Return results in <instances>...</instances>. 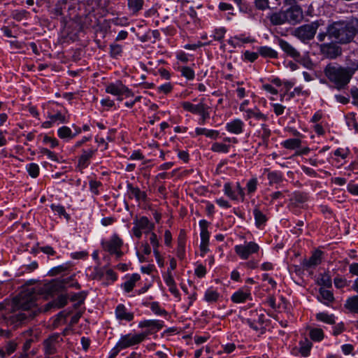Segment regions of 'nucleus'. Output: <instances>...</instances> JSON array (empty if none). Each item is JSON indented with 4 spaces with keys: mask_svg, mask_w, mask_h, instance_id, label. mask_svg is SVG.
Here are the masks:
<instances>
[{
    "mask_svg": "<svg viewBox=\"0 0 358 358\" xmlns=\"http://www.w3.org/2000/svg\"><path fill=\"white\" fill-rule=\"evenodd\" d=\"M358 34V18L352 17L346 20L332 22L327 27L326 31L320 32L317 38L320 42H324L327 37L334 39L340 44H348L353 41Z\"/></svg>",
    "mask_w": 358,
    "mask_h": 358,
    "instance_id": "f257e3e1",
    "label": "nucleus"
},
{
    "mask_svg": "<svg viewBox=\"0 0 358 358\" xmlns=\"http://www.w3.org/2000/svg\"><path fill=\"white\" fill-rule=\"evenodd\" d=\"M353 71L336 63H329L324 69V73L329 80L334 83L337 89L345 87L350 82Z\"/></svg>",
    "mask_w": 358,
    "mask_h": 358,
    "instance_id": "f03ea898",
    "label": "nucleus"
},
{
    "mask_svg": "<svg viewBox=\"0 0 358 358\" xmlns=\"http://www.w3.org/2000/svg\"><path fill=\"white\" fill-rule=\"evenodd\" d=\"M36 298L34 293L28 292L21 293L15 299V305L24 313L16 315L17 320L23 322L27 319L33 318L36 315V310H32L36 306Z\"/></svg>",
    "mask_w": 358,
    "mask_h": 358,
    "instance_id": "7ed1b4c3",
    "label": "nucleus"
},
{
    "mask_svg": "<svg viewBox=\"0 0 358 358\" xmlns=\"http://www.w3.org/2000/svg\"><path fill=\"white\" fill-rule=\"evenodd\" d=\"M319 27L320 23L318 21L303 24L295 28L292 31V35L305 43L314 38Z\"/></svg>",
    "mask_w": 358,
    "mask_h": 358,
    "instance_id": "20e7f679",
    "label": "nucleus"
},
{
    "mask_svg": "<svg viewBox=\"0 0 358 358\" xmlns=\"http://www.w3.org/2000/svg\"><path fill=\"white\" fill-rule=\"evenodd\" d=\"M317 45L320 55L324 58L335 59L342 55V48L336 41L322 43Z\"/></svg>",
    "mask_w": 358,
    "mask_h": 358,
    "instance_id": "39448f33",
    "label": "nucleus"
},
{
    "mask_svg": "<svg viewBox=\"0 0 358 358\" xmlns=\"http://www.w3.org/2000/svg\"><path fill=\"white\" fill-rule=\"evenodd\" d=\"M122 245V240L117 234H114L109 241L101 242L103 249L110 255H115L117 259L123 255L121 251Z\"/></svg>",
    "mask_w": 358,
    "mask_h": 358,
    "instance_id": "423d86ee",
    "label": "nucleus"
},
{
    "mask_svg": "<svg viewBox=\"0 0 358 358\" xmlns=\"http://www.w3.org/2000/svg\"><path fill=\"white\" fill-rule=\"evenodd\" d=\"M63 342V338L59 334H53L43 341L45 355H52L57 352V348Z\"/></svg>",
    "mask_w": 358,
    "mask_h": 358,
    "instance_id": "0eeeda50",
    "label": "nucleus"
},
{
    "mask_svg": "<svg viewBox=\"0 0 358 358\" xmlns=\"http://www.w3.org/2000/svg\"><path fill=\"white\" fill-rule=\"evenodd\" d=\"M73 280V277H67L60 280H53L50 283L45 285L44 290L49 294H54L55 293L62 292L69 287V284L71 281Z\"/></svg>",
    "mask_w": 358,
    "mask_h": 358,
    "instance_id": "6e6552de",
    "label": "nucleus"
},
{
    "mask_svg": "<svg viewBox=\"0 0 358 358\" xmlns=\"http://www.w3.org/2000/svg\"><path fill=\"white\" fill-rule=\"evenodd\" d=\"M234 250L241 259H248L251 255L258 252L259 246L255 242H249L245 245H236Z\"/></svg>",
    "mask_w": 358,
    "mask_h": 358,
    "instance_id": "1a4fd4ad",
    "label": "nucleus"
},
{
    "mask_svg": "<svg viewBox=\"0 0 358 358\" xmlns=\"http://www.w3.org/2000/svg\"><path fill=\"white\" fill-rule=\"evenodd\" d=\"M106 92L115 96H120L125 95L126 96H132L133 93L121 82L109 84L106 88Z\"/></svg>",
    "mask_w": 358,
    "mask_h": 358,
    "instance_id": "9d476101",
    "label": "nucleus"
},
{
    "mask_svg": "<svg viewBox=\"0 0 358 358\" xmlns=\"http://www.w3.org/2000/svg\"><path fill=\"white\" fill-rule=\"evenodd\" d=\"M142 336L137 334H127L121 337L120 340L116 344L120 350L133 346L141 343Z\"/></svg>",
    "mask_w": 358,
    "mask_h": 358,
    "instance_id": "9b49d317",
    "label": "nucleus"
},
{
    "mask_svg": "<svg viewBox=\"0 0 358 358\" xmlns=\"http://www.w3.org/2000/svg\"><path fill=\"white\" fill-rule=\"evenodd\" d=\"M284 12L289 22H299L303 18V10L300 6L289 7Z\"/></svg>",
    "mask_w": 358,
    "mask_h": 358,
    "instance_id": "f8f14e48",
    "label": "nucleus"
},
{
    "mask_svg": "<svg viewBox=\"0 0 358 358\" xmlns=\"http://www.w3.org/2000/svg\"><path fill=\"white\" fill-rule=\"evenodd\" d=\"M278 43L287 56L296 60L300 58V52L286 41L278 38Z\"/></svg>",
    "mask_w": 358,
    "mask_h": 358,
    "instance_id": "ddd939ff",
    "label": "nucleus"
},
{
    "mask_svg": "<svg viewBox=\"0 0 358 358\" xmlns=\"http://www.w3.org/2000/svg\"><path fill=\"white\" fill-rule=\"evenodd\" d=\"M268 17L271 24L275 26L282 25L287 22L284 10L272 13Z\"/></svg>",
    "mask_w": 358,
    "mask_h": 358,
    "instance_id": "4468645a",
    "label": "nucleus"
},
{
    "mask_svg": "<svg viewBox=\"0 0 358 358\" xmlns=\"http://www.w3.org/2000/svg\"><path fill=\"white\" fill-rule=\"evenodd\" d=\"M68 299L69 297L66 294H61L56 299L47 303L45 310L52 308H61L67 304Z\"/></svg>",
    "mask_w": 358,
    "mask_h": 358,
    "instance_id": "2eb2a0df",
    "label": "nucleus"
},
{
    "mask_svg": "<svg viewBox=\"0 0 358 358\" xmlns=\"http://www.w3.org/2000/svg\"><path fill=\"white\" fill-rule=\"evenodd\" d=\"M322 252L316 250L313 252L312 256L308 259H304L303 261V266L306 268H310L312 266H317L321 262Z\"/></svg>",
    "mask_w": 358,
    "mask_h": 358,
    "instance_id": "dca6fc26",
    "label": "nucleus"
},
{
    "mask_svg": "<svg viewBox=\"0 0 358 358\" xmlns=\"http://www.w3.org/2000/svg\"><path fill=\"white\" fill-rule=\"evenodd\" d=\"M205 106L206 104L203 101H201L199 103L196 105L192 104L189 101H183L181 103V106L183 108L184 110L196 115L201 112V110Z\"/></svg>",
    "mask_w": 358,
    "mask_h": 358,
    "instance_id": "f3484780",
    "label": "nucleus"
},
{
    "mask_svg": "<svg viewBox=\"0 0 358 358\" xmlns=\"http://www.w3.org/2000/svg\"><path fill=\"white\" fill-rule=\"evenodd\" d=\"M243 122L239 119H235L233 121L227 124L226 128L228 131L239 134L243 132Z\"/></svg>",
    "mask_w": 358,
    "mask_h": 358,
    "instance_id": "a211bd4d",
    "label": "nucleus"
},
{
    "mask_svg": "<svg viewBox=\"0 0 358 358\" xmlns=\"http://www.w3.org/2000/svg\"><path fill=\"white\" fill-rule=\"evenodd\" d=\"M127 189L130 198L134 196L137 201H145L146 199V193L141 191L138 187H134L131 183H128Z\"/></svg>",
    "mask_w": 358,
    "mask_h": 358,
    "instance_id": "6ab92c4d",
    "label": "nucleus"
},
{
    "mask_svg": "<svg viewBox=\"0 0 358 358\" xmlns=\"http://www.w3.org/2000/svg\"><path fill=\"white\" fill-rule=\"evenodd\" d=\"M115 314L119 320L130 322L134 319V314L127 312L126 308L122 304L117 306L115 310Z\"/></svg>",
    "mask_w": 358,
    "mask_h": 358,
    "instance_id": "aec40b11",
    "label": "nucleus"
},
{
    "mask_svg": "<svg viewBox=\"0 0 358 358\" xmlns=\"http://www.w3.org/2000/svg\"><path fill=\"white\" fill-rule=\"evenodd\" d=\"M87 294H88L87 292L83 291V292H80L78 293H74L71 296L69 299L71 301H77V303H76L73 305L74 308H78L84 303V301L87 296Z\"/></svg>",
    "mask_w": 358,
    "mask_h": 358,
    "instance_id": "412c9836",
    "label": "nucleus"
},
{
    "mask_svg": "<svg viewBox=\"0 0 358 358\" xmlns=\"http://www.w3.org/2000/svg\"><path fill=\"white\" fill-rule=\"evenodd\" d=\"M134 224L141 229H148L151 231L154 229V224L151 223L147 217H141L138 220H134Z\"/></svg>",
    "mask_w": 358,
    "mask_h": 358,
    "instance_id": "4be33fe9",
    "label": "nucleus"
},
{
    "mask_svg": "<svg viewBox=\"0 0 358 358\" xmlns=\"http://www.w3.org/2000/svg\"><path fill=\"white\" fill-rule=\"evenodd\" d=\"M95 150L90 149L88 150H83V154L78 160V165L81 168H85L88 165V160L93 156Z\"/></svg>",
    "mask_w": 358,
    "mask_h": 358,
    "instance_id": "5701e85b",
    "label": "nucleus"
},
{
    "mask_svg": "<svg viewBox=\"0 0 358 358\" xmlns=\"http://www.w3.org/2000/svg\"><path fill=\"white\" fill-rule=\"evenodd\" d=\"M255 4L257 9L262 10L265 9H274L280 5L279 3H270L269 0H255Z\"/></svg>",
    "mask_w": 358,
    "mask_h": 358,
    "instance_id": "b1692460",
    "label": "nucleus"
},
{
    "mask_svg": "<svg viewBox=\"0 0 358 358\" xmlns=\"http://www.w3.org/2000/svg\"><path fill=\"white\" fill-rule=\"evenodd\" d=\"M246 113L247 119L255 117L258 120H262L264 122L268 120V117L266 115L263 114L257 107H255L254 109H248V110H246Z\"/></svg>",
    "mask_w": 358,
    "mask_h": 358,
    "instance_id": "393cba45",
    "label": "nucleus"
},
{
    "mask_svg": "<svg viewBox=\"0 0 358 358\" xmlns=\"http://www.w3.org/2000/svg\"><path fill=\"white\" fill-rule=\"evenodd\" d=\"M138 327L141 328L149 327L151 330L156 329V331H158L163 327V325L158 320H144L139 323Z\"/></svg>",
    "mask_w": 358,
    "mask_h": 358,
    "instance_id": "a878e982",
    "label": "nucleus"
},
{
    "mask_svg": "<svg viewBox=\"0 0 358 358\" xmlns=\"http://www.w3.org/2000/svg\"><path fill=\"white\" fill-rule=\"evenodd\" d=\"M259 54L263 57L277 58L278 52L268 46H262L258 48Z\"/></svg>",
    "mask_w": 358,
    "mask_h": 358,
    "instance_id": "bb28decb",
    "label": "nucleus"
},
{
    "mask_svg": "<svg viewBox=\"0 0 358 358\" xmlns=\"http://www.w3.org/2000/svg\"><path fill=\"white\" fill-rule=\"evenodd\" d=\"M345 307L352 313H358V296L348 298L345 302Z\"/></svg>",
    "mask_w": 358,
    "mask_h": 358,
    "instance_id": "cd10ccee",
    "label": "nucleus"
},
{
    "mask_svg": "<svg viewBox=\"0 0 358 358\" xmlns=\"http://www.w3.org/2000/svg\"><path fill=\"white\" fill-rule=\"evenodd\" d=\"M250 298V292H244L242 290H238L231 296V301L234 303H243L248 299Z\"/></svg>",
    "mask_w": 358,
    "mask_h": 358,
    "instance_id": "c85d7f7f",
    "label": "nucleus"
},
{
    "mask_svg": "<svg viewBox=\"0 0 358 358\" xmlns=\"http://www.w3.org/2000/svg\"><path fill=\"white\" fill-rule=\"evenodd\" d=\"M144 0H127L129 9L134 13H137L143 8Z\"/></svg>",
    "mask_w": 358,
    "mask_h": 358,
    "instance_id": "c756f323",
    "label": "nucleus"
},
{
    "mask_svg": "<svg viewBox=\"0 0 358 358\" xmlns=\"http://www.w3.org/2000/svg\"><path fill=\"white\" fill-rule=\"evenodd\" d=\"M140 279V275L137 273L133 274L130 278L123 284L124 289L126 292H130L135 286L136 282Z\"/></svg>",
    "mask_w": 358,
    "mask_h": 358,
    "instance_id": "7c9ffc66",
    "label": "nucleus"
},
{
    "mask_svg": "<svg viewBox=\"0 0 358 358\" xmlns=\"http://www.w3.org/2000/svg\"><path fill=\"white\" fill-rule=\"evenodd\" d=\"M312 348V343L310 341L306 338L304 341L300 342L299 352L302 357H308L310 354V349Z\"/></svg>",
    "mask_w": 358,
    "mask_h": 358,
    "instance_id": "2f4dec72",
    "label": "nucleus"
},
{
    "mask_svg": "<svg viewBox=\"0 0 358 358\" xmlns=\"http://www.w3.org/2000/svg\"><path fill=\"white\" fill-rule=\"evenodd\" d=\"M301 141L299 138H289L282 143V145L290 150L298 148L301 146Z\"/></svg>",
    "mask_w": 358,
    "mask_h": 358,
    "instance_id": "473e14b6",
    "label": "nucleus"
},
{
    "mask_svg": "<svg viewBox=\"0 0 358 358\" xmlns=\"http://www.w3.org/2000/svg\"><path fill=\"white\" fill-rule=\"evenodd\" d=\"M253 213L255 219V224L257 227H260L266 222V215L263 214L258 208H255L254 209Z\"/></svg>",
    "mask_w": 358,
    "mask_h": 358,
    "instance_id": "72a5a7b5",
    "label": "nucleus"
},
{
    "mask_svg": "<svg viewBox=\"0 0 358 358\" xmlns=\"http://www.w3.org/2000/svg\"><path fill=\"white\" fill-rule=\"evenodd\" d=\"M58 136L61 138H73L76 134H72L71 129L68 127L64 126L58 129Z\"/></svg>",
    "mask_w": 358,
    "mask_h": 358,
    "instance_id": "f704fd0d",
    "label": "nucleus"
},
{
    "mask_svg": "<svg viewBox=\"0 0 358 358\" xmlns=\"http://www.w3.org/2000/svg\"><path fill=\"white\" fill-rule=\"evenodd\" d=\"M179 70L181 73V75L186 78L187 80H193L195 76L194 71L189 66H180L179 67Z\"/></svg>",
    "mask_w": 358,
    "mask_h": 358,
    "instance_id": "c9c22d12",
    "label": "nucleus"
},
{
    "mask_svg": "<svg viewBox=\"0 0 358 358\" xmlns=\"http://www.w3.org/2000/svg\"><path fill=\"white\" fill-rule=\"evenodd\" d=\"M259 134L263 140V143L266 144L267 141L271 136V130L265 124H262L261 125V129L259 131Z\"/></svg>",
    "mask_w": 358,
    "mask_h": 358,
    "instance_id": "e433bc0d",
    "label": "nucleus"
},
{
    "mask_svg": "<svg viewBox=\"0 0 358 358\" xmlns=\"http://www.w3.org/2000/svg\"><path fill=\"white\" fill-rule=\"evenodd\" d=\"M308 198L307 194L298 192L294 194L291 200L294 201L296 204L299 205L307 201Z\"/></svg>",
    "mask_w": 358,
    "mask_h": 358,
    "instance_id": "4c0bfd02",
    "label": "nucleus"
},
{
    "mask_svg": "<svg viewBox=\"0 0 358 358\" xmlns=\"http://www.w3.org/2000/svg\"><path fill=\"white\" fill-rule=\"evenodd\" d=\"M316 318L317 320L326 322L327 324H332L335 323L334 315H330L325 313H317L316 315Z\"/></svg>",
    "mask_w": 358,
    "mask_h": 358,
    "instance_id": "58836bf2",
    "label": "nucleus"
},
{
    "mask_svg": "<svg viewBox=\"0 0 358 358\" xmlns=\"http://www.w3.org/2000/svg\"><path fill=\"white\" fill-rule=\"evenodd\" d=\"M66 1H58L55 8L52 10V13L55 15V17L60 16L63 14L62 10L66 8Z\"/></svg>",
    "mask_w": 358,
    "mask_h": 358,
    "instance_id": "ea45409f",
    "label": "nucleus"
},
{
    "mask_svg": "<svg viewBox=\"0 0 358 358\" xmlns=\"http://www.w3.org/2000/svg\"><path fill=\"white\" fill-rule=\"evenodd\" d=\"M310 337L314 341H320L324 337L323 331L321 329H313L310 331Z\"/></svg>",
    "mask_w": 358,
    "mask_h": 358,
    "instance_id": "a19ab883",
    "label": "nucleus"
},
{
    "mask_svg": "<svg viewBox=\"0 0 358 358\" xmlns=\"http://www.w3.org/2000/svg\"><path fill=\"white\" fill-rule=\"evenodd\" d=\"M268 179L269 180V184H277L280 182L282 180V175L276 171L270 172L268 174Z\"/></svg>",
    "mask_w": 358,
    "mask_h": 358,
    "instance_id": "79ce46f5",
    "label": "nucleus"
},
{
    "mask_svg": "<svg viewBox=\"0 0 358 358\" xmlns=\"http://www.w3.org/2000/svg\"><path fill=\"white\" fill-rule=\"evenodd\" d=\"M211 150L216 152H229V145L220 143H215L213 144Z\"/></svg>",
    "mask_w": 358,
    "mask_h": 358,
    "instance_id": "37998d69",
    "label": "nucleus"
},
{
    "mask_svg": "<svg viewBox=\"0 0 358 358\" xmlns=\"http://www.w3.org/2000/svg\"><path fill=\"white\" fill-rule=\"evenodd\" d=\"M219 294L214 290L208 289L205 294V300L208 302H215L217 300Z\"/></svg>",
    "mask_w": 358,
    "mask_h": 358,
    "instance_id": "c03bdc74",
    "label": "nucleus"
},
{
    "mask_svg": "<svg viewBox=\"0 0 358 358\" xmlns=\"http://www.w3.org/2000/svg\"><path fill=\"white\" fill-rule=\"evenodd\" d=\"M224 194L231 199L236 200L238 199L237 194L235 191L232 190L230 183L227 182L224 184Z\"/></svg>",
    "mask_w": 358,
    "mask_h": 358,
    "instance_id": "a18cd8bd",
    "label": "nucleus"
},
{
    "mask_svg": "<svg viewBox=\"0 0 358 358\" xmlns=\"http://www.w3.org/2000/svg\"><path fill=\"white\" fill-rule=\"evenodd\" d=\"M150 308L156 315H163L167 314L165 310L160 308L158 302H152L150 303Z\"/></svg>",
    "mask_w": 358,
    "mask_h": 358,
    "instance_id": "49530a36",
    "label": "nucleus"
},
{
    "mask_svg": "<svg viewBox=\"0 0 358 358\" xmlns=\"http://www.w3.org/2000/svg\"><path fill=\"white\" fill-rule=\"evenodd\" d=\"M48 117L53 122V123L57 121L59 122L60 123L67 122L66 117L64 115H62L60 112H57L55 115H49Z\"/></svg>",
    "mask_w": 358,
    "mask_h": 358,
    "instance_id": "de8ad7c7",
    "label": "nucleus"
},
{
    "mask_svg": "<svg viewBox=\"0 0 358 358\" xmlns=\"http://www.w3.org/2000/svg\"><path fill=\"white\" fill-rule=\"evenodd\" d=\"M27 171L29 172V174L32 178H36L39 174V167L36 164L34 163H31L29 165Z\"/></svg>",
    "mask_w": 358,
    "mask_h": 358,
    "instance_id": "09e8293b",
    "label": "nucleus"
},
{
    "mask_svg": "<svg viewBox=\"0 0 358 358\" xmlns=\"http://www.w3.org/2000/svg\"><path fill=\"white\" fill-rule=\"evenodd\" d=\"M51 208L55 212L58 213L59 215H64L67 220H69L70 216L69 214L66 213V212L63 206L52 205Z\"/></svg>",
    "mask_w": 358,
    "mask_h": 358,
    "instance_id": "8fccbe9b",
    "label": "nucleus"
},
{
    "mask_svg": "<svg viewBox=\"0 0 358 358\" xmlns=\"http://www.w3.org/2000/svg\"><path fill=\"white\" fill-rule=\"evenodd\" d=\"M320 293L322 297L324 299L327 300V301H333L334 299L333 294L329 290L324 289L323 288H320Z\"/></svg>",
    "mask_w": 358,
    "mask_h": 358,
    "instance_id": "3c124183",
    "label": "nucleus"
},
{
    "mask_svg": "<svg viewBox=\"0 0 358 358\" xmlns=\"http://www.w3.org/2000/svg\"><path fill=\"white\" fill-rule=\"evenodd\" d=\"M198 115H201L200 124H204L206 120L209 118L210 114L208 111V106L206 105Z\"/></svg>",
    "mask_w": 358,
    "mask_h": 358,
    "instance_id": "603ef678",
    "label": "nucleus"
},
{
    "mask_svg": "<svg viewBox=\"0 0 358 358\" xmlns=\"http://www.w3.org/2000/svg\"><path fill=\"white\" fill-rule=\"evenodd\" d=\"M257 185V178H252L247 183V190L249 194L253 193L256 189Z\"/></svg>",
    "mask_w": 358,
    "mask_h": 358,
    "instance_id": "864d4df0",
    "label": "nucleus"
},
{
    "mask_svg": "<svg viewBox=\"0 0 358 358\" xmlns=\"http://www.w3.org/2000/svg\"><path fill=\"white\" fill-rule=\"evenodd\" d=\"M40 152L43 155H45L48 157L49 159L58 162V158L57 155L52 151L48 150L47 148H41Z\"/></svg>",
    "mask_w": 358,
    "mask_h": 358,
    "instance_id": "5fc2aeb1",
    "label": "nucleus"
},
{
    "mask_svg": "<svg viewBox=\"0 0 358 358\" xmlns=\"http://www.w3.org/2000/svg\"><path fill=\"white\" fill-rule=\"evenodd\" d=\"M122 46L118 44L110 45V55L113 57H116L122 52Z\"/></svg>",
    "mask_w": 358,
    "mask_h": 358,
    "instance_id": "6e6d98bb",
    "label": "nucleus"
},
{
    "mask_svg": "<svg viewBox=\"0 0 358 358\" xmlns=\"http://www.w3.org/2000/svg\"><path fill=\"white\" fill-rule=\"evenodd\" d=\"M177 256L180 259H183L185 256V241H179L178 250H177Z\"/></svg>",
    "mask_w": 358,
    "mask_h": 358,
    "instance_id": "4d7b16f0",
    "label": "nucleus"
},
{
    "mask_svg": "<svg viewBox=\"0 0 358 358\" xmlns=\"http://www.w3.org/2000/svg\"><path fill=\"white\" fill-rule=\"evenodd\" d=\"M16 347H17V345L15 343L10 341L6 345L4 350L6 352V354L8 355H10L15 351Z\"/></svg>",
    "mask_w": 358,
    "mask_h": 358,
    "instance_id": "13d9d810",
    "label": "nucleus"
},
{
    "mask_svg": "<svg viewBox=\"0 0 358 358\" xmlns=\"http://www.w3.org/2000/svg\"><path fill=\"white\" fill-rule=\"evenodd\" d=\"M66 268H67L66 266H64V265L58 266L52 268L50 270V273L51 275H56L59 274L62 272L66 271Z\"/></svg>",
    "mask_w": 358,
    "mask_h": 358,
    "instance_id": "bf43d9fd",
    "label": "nucleus"
},
{
    "mask_svg": "<svg viewBox=\"0 0 358 358\" xmlns=\"http://www.w3.org/2000/svg\"><path fill=\"white\" fill-rule=\"evenodd\" d=\"M334 282L337 288H343L347 285V280L339 277L335 278Z\"/></svg>",
    "mask_w": 358,
    "mask_h": 358,
    "instance_id": "052dcab7",
    "label": "nucleus"
},
{
    "mask_svg": "<svg viewBox=\"0 0 358 358\" xmlns=\"http://www.w3.org/2000/svg\"><path fill=\"white\" fill-rule=\"evenodd\" d=\"M173 90V85L170 83H167L158 87V90L164 94H169Z\"/></svg>",
    "mask_w": 358,
    "mask_h": 358,
    "instance_id": "680f3d73",
    "label": "nucleus"
},
{
    "mask_svg": "<svg viewBox=\"0 0 358 358\" xmlns=\"http://www.w3.org/2000/svg\"><path fill=\"white\" fill-rule=\"evenodd\" d=\"M259 52L246 51L244 54L245 59L252 62L258 58Z\"/></svg>",
    "mask_w": 358,
    "mask_h": 358,
    "instance_id": "e2e57ef3",
    "label": "nucleus"
},
{
    "mask_svg": "<svg viewBox=\"0 0 358 358\" xmlns=\"http://www.w3.org/2000/svg\"><path fill=\"white\" fill-rule=\"evenodd\" d=\"M206 273V269L205 266H203L201 264H199L197 266V267L195 269V274L199 278H203Z\"/></svg>",
    "mask_w": 358,
    "mask_h": 358,
    "instance_id": "0e129e2a",
    "label": "nucleus"
},
{
    "mask_svg": "<svg viewBox=\"0 0 358 358\" xmlns=\"http://www.w3.org/2000/svg\"><path fill=\"white\" fill-rule=\"evenodd\" d=\"M150 241L153 247V250H155V249H157L159 247V241L155 233L152 232L150 234Z\"/></svg>",
    "mask_w": 358,
    "mask_h": 358,
    "instance_id": "69168bd1",
    "label": "nucleus"
},
{
    "mask_svg": "<svg viewBox=\"0 0 358 358\" xmlns=\"http://www.w3.org/2000/svg\"><path fill=\"white\" fill-rule=\"evenodd\" d=\"M273 111L276 115H280L283 114L285 107L279 103H273Z\"/></svg>",
    "mask_w": 358,
    "mask_h": 358,
    "instance_id": "338daca9",
    "label": "nucleus"
},
{
    "mask_svg": "<svg viewBox=\"0 0 358 358\" xmlns=\"http://www.w3.org/2000/svg\"><path fill=\"white\" fill-rule=\"evenodd\" d=\"M43 143H50L51 148H55L58 145V141L56 138H53L48 136H44Z\"/></svg>",
    "mask_w": 358,
    "mask_h": 358,
    "instance_id": "774afa93",
    "label": "nucleus"
}]
</instances>
